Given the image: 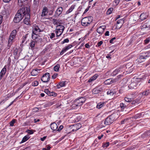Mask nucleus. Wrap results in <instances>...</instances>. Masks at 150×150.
<instances>
[{"mask_svg": "<svg viewBox=\"0 0 150 150\" xmlns=\"http://www.w3.org/2000/svg\"><path fill=\"white\" fill-rule=\"evenodd\" d=\"M28 7L20 8L15 15L13 19V21L15 23H18L21 21L24 16L25 11Z\"/></svg>", "mask_w": 150, "mask_h": 150, "instance_id": "f257e3e1", "label": "nucleus"}, {"mask_svg": "<svg viewBox=\"0 0 150 150\" xmlns=\"http://www.w3.org/2000/svg\"><path fill=\"white\" fill-rule=\"evenodd\" d=\"M119 116L117 112H116L107 117L104 122V124L106 125H109L112 123L113 122L117 119Z\"/></svg>", "mask_w": 150, "mask_h": 150, "instance_id": "f03ea898", "label": "nucleus"}, {"mask_svg": "<svg viewBox=\"0 0 150 150\" xmlns=\"http://www.w3.org/2000/svg\"><path fill=\"white\" fill-rule=\"evenodd\" d=\"M92 20L93 18L92 16L85 17L81 20V24L83 26H88L91 23Z\"/></svg>", "mask_w": 150, "mask_h": 150, "instance_id": "7ed1b4c3", "label": "nucleus"}, {"mask_svg": "<svg viewBox=\"0 0 150 150\" xmlns=\"http://www.w3.org/2000/svg\"><path fill=\"white\" fill-rule=\"evenodd\" d=\"M25 19L23 20V23L27 25L30 24V9L28 7L26 11H25V13L24 14Z\"/></svg>", "mask_w": 150, "mask_h": 150, "instance_id": "20e7f679", "label": "nucleus"}, {"mask_svg": "<svg viewBox=\"0 0 150 150\" xmlns=\"http://www.w3.org/2000/svg\"><path fill=\"white\" fill-rule=\"evenodd\" d=\"M86 99L83 97H81L76 99L72 105L73 107H80L85 101Z\"/></svg>", "mask_w": 150, "mask_h": 150, "instance_id": "39448f33", "label": "nucleus"}, {"mask_svg": "<svg viewBox=\"0 0 150 150\" xmlns=\"http://www.w3.org/2000/svg\"><path fill=\"white\" fill-rule=\"evenodd\" d=\"M141 80V79L140 78H136L134 79H133L131 81L132 82L130 84V86L132 88H136L138 86L140 85V82Z\"/></svg>", "mask_w": 150, "mask_h": 150, "instance_id": "423d86ee", "label": "nucleus"}, {"mask_svg": "<svg viewBox=\"0 0 150 150\" xmlns=\"http://www.w3.org/2000/svg\"><path fill=\"white\" fill-rule=\"evenodd\" d=\"M17 34V31L16 30H13L11 33L9 37L8 40L12 42H14Z\"/></svg>", "mask_w": 150, "mask_h": 150, "instance_id": "0eeeda50", "label": "nucleus"}, {"mask_svg": "<svg viewBox=\"0 0 150 150\" xmlns=\"http://www.w3.org/2000/svg\"><path fill=\"white\" fill-rule=\"evenodd\" d=\"M42 31L38 25H36L35 24V25H34L33 27L32 34L36 35H36H38L39 33Z\"/></svg>", "mask_w": 150, "mask_h": 150, "instance_id": "6e6552de", "label": "nucleus"}, {"mask_svg": "<svg viewBox=\"0 0 150 150\" xmlns=\"http://www.w3.org/2000/svg\"><path fill=\"white\" fill-rule=\"evenodd\" d=\"M50 78V74L48 73H46L42 76L41 79L43 82H47L49 81Z\"/></svg>", "mask_w": 150, "mask_h": 150, "instance_id": "1a4fd4ad", "label": "nucleus"}, {"mask_svg": "<svg viewBox=\"0 0 150 150\" xmlns=\"http://www.w3.org/2000/svg\"><path fill=\"white\" fill-rule=\"evenodd\" d=\"M32 37L35 42H39L42 41L41 38L38 35L32 34Z\"/></svg>", "mask_w": 150, "mask_h": 150, "instance_id": "9d476101", "label": "nucleus"}, {"mask_svg": "<svg viewBox=\"0 0 150 150\" xmlns=\"http://www.w3.org/2000/svg\"><path fill=\"white\" fill-rule=\"evenodd\" d=\"M124 70L122 68H120L116 69L114 70L112 73L111 75L112 76H114L116 75L117 74L123 72Z\"/></svg>", "mask_w": 150, "mask_h": 150, "instance_id": "9b49d317", "label": "nucleus"}, {"mask_svg": "<svg viewBox=\"0 0 150 150\" xmlns=\"http://www.w3.org/2000/svg\"><path fill=\"white\" fill-rule=\"evenodd\" d=\"M63 8L62 7H60L58 8L55 12L54 16L56 17H58L61 14Z\"/></svg>", "mask_w": 150, "mask_h": 150, "instance_id": "f8f14e48", "label": "nucleus"}, {"mask_svg": "<svg viewBox=\"0 0 150 150\" xmlns=\"http://www.w3.org/2000/svg\"><path fill=\"white\" fill-rule=\"evenodd\" d=\"M81 127V124L77 123L72 126L71 131L72 132L76 131L79 129Z\"/></svg>", "mask_w": 150, "mask_h": 150, "instance_id": "ddd939ff", "label": "nucleus"}, {"mask_svg": "<svg viewBox=\"0 0 150 150\" xmlns=\"http://www.w3.org/2000/svg\"><path fill=\"white\" fill-rule=\"evenodd\" d=\"M149 55L147 56V55L143 56H140L138 58L137 61L138 63H140L143 62L144 61V59L146 58L147 57H148L150 56V54H148Z\"/></svg>", "mask_w": 150, "mask_h": 150, "instance_id": "4468645a", "label": "nucleus"}, {"mask_svg": "<svg viewBox=\"0 0 150 150\" xmlns=\"http://www.w3.org/2000/svg\"><path fill=\"white\" fill-rule=\"evenodd\" d=\"M124 23V20L123 19H120L118 20L117 23L116 28L117 29L120 28L122 26Z\"/></svg>", "mask_w": 150, "mask_h": 150, "instance_id": "2eb2a0df", "label": "nucleus"}, {"mask_svg": "<svg viewBox=\"0 0 150 150\" xmlns=\"http://www.w3.org/2000/svg\"><path fill=\"white\" fill-rule=\"evenodd\" d=\"M105 28L106 27L105 26H101L97 28V31L99 34H102L104 32V31L105 29Z\"/></svg>", "mask_w": 150, "mask_h": 150, "instance_id": "dca6fc26", "label": "nucleus"}, {"mask_svg": "<svg viewBox=\"0 0 150 150\" xmlns=\"http://www.w3.org/2000/svg\"><path fill=\"white\" fill-rule=\"evenodd\" d=\"M48 9L47 7H44L43 8L41 14V16L43 17L47 16L48 13Z\"/></svg>", "mask_w": 150, "mask_h": 150, "instance_id": "f3484780", "label": "nucleus"}, {"mask_svg": "<svg viewBox=\"0 0 150 150\" xmlns=\"http://www.w3.org/2000/svg\"><path fill=\"white\" fill-rule=\"evenodd\" d=\"M116 82L115 80H114L113 79H109L106 80L104 82L105 85H109Z\"/></svg>", "mask_w": 150, "mask_h": 150, "instance_id": "a211bd4d", "label": "nucleus"}, {"mask_svg": "<svg viewBox=\"0 0 150 150\" xmlns=\"http://www.w3.org/2000/svg\"><path fill=\"white\" fill-rule=\"evenodd\" d=\"M6 66H5L1 70L0 73V79H1L2 78L5 74L6 71Z\"/></svg>", "mask_w": 150, "mask_h": 150, "instance_id": "6ab92c4d", "label": "nucleus"}, {"mask_svg": "<svg viewBox=\"0 0 150 150\" xmlns=\"http://www.w3.org/2000/svg\"><path fill=\"white\" fill-rule=\"evenodd\" d=\"M66 84V81L60 82L57 85V88H59L61 87L64 86Z\"/></svg>", "mask_w": 150, "mask_h": 150, "instance_id": "aec40b11", "label": "nucleus"}, {"mask_svg": "<svg viewBox=\"0 0 150 150\" xmlns=\"http://www.w3.org/2000/svg\"><path fill=\"white\" fill-rule=\"evenodd\" d=\"M50 127L51 129L54 131L57 129L58 127L56 123H53L51 124Z\"/></svg>", "mask_w": 150, "mask_h": 150, "instance_id": "412c9836", "label": "nucleus"}, {"mask_svg": "<svg viewBox=\"0 0 150 150\" xmlns=\"http://www.w3.org/2000/svg\"><path fill=\"white\" fill-rule=\"evenodd\" d=\"M40 71V70L38 69H34L31 72V75L33 76H36L38 74Z\"/></svg>", "mask_w": 150, "mask_h": 150, "instance_id": "4be33fe9", "label": "nucleus"}, {"mask_svg": "<svg viewBox=\"0 0 150 150\" xmlns=\"http://www.w3.org/2000/svg\"><path fill=\"white\" fill-rule=\"evenodd\" d=\"M30 137L29 135H26L22 139L20 143V144L23 143L27 141Z\"/></svg>", "mask_w": 150, "mask_h": 150, "instance_id": "5701e85b", "label": "nucleus"}, {"mask_svg": "<svg viewBox=\"0 0 150 150\" xmlns=\"http://www.w3.org/2000/svg\"><path fill=\"white\" fill-rule=\"evenodd\" d=\"M147 17V14L146 13H142L140 16V19L143 21L146 19Z\"/></svg>", "mask_w": 150, "mask_h": 150, "instance_id": "b1692460", "label": "nucleus"}, {"mask_svg": "<svg viewBox=\"0 0 150 150\" xmlns=\"http://www.w3.org/2000/svg\"><path fill=\"white\" fill-rule=\"evenodd\" d=\"M115 91L114 89H112L111 90H109L107 92V94L108 95H110V96H113L115 93Z\"/></svg>", "mask_w": 150, "mask_h": 150, "instance_id": "393cba45", "label": "nucleus"}, {"mask_svg": "<svg viewBox=\"0 0 150 150\" xmlns=\"http://www.w3.org/2000/svg\"><path fill=\"white\" fill-rule=\"evenodd\" d=\"M150 93V89H147L141 93L142 96H147Z\"/></svg>", "mask_w": 150, "mask_h": 150, "instance_id": "a878e982", "label": "nucleus"}, {"mask_svg": "<svg viewBox=\"0 0 150 150\" xmlns=\"http://www.w3.org/2000/svg\"><path fill=\"white\" fill-rule=\"evenodd\" d=\"M98 76V74H95L88 81V82L89 83L92 82L93 81L96 80Z\"/></svg>", "mask_w": 150, "mask_h": 150, "instance_id": "bb28decb", "label": "nucleus"}, {"mask_svg": "<svg viewBox=\"0 0 150 150\" xmlns=\"http://www.w3.org/2000/svg\"><path fill=\"white\" fill-rule=\"evenodd\" d=\"M100 90L99 88H94L92 91L93 93V94H96L99 93Z\"/></svg>", "mask_w": 150, "mask_h": 150, "instance_id": "cd10ccee", "label": "nucleus"}, {"mask_svg": "<svg viewBox=\"0 0 150 150\" xmlns=\"http://www.w3.org/2000/svg\"><path fill=\"white\" fill-rule=\"evenodd\" d=\"M75 6L74 5H72L69 8L68 10L66 12V14H67L72 11L73 9L74 8Z\"/></svg>", "mask_w": 150, "mask_h": 150, "instance_id": "c85d7f7f", "label": "nucleus"}, {"mask_svg": "<svg viewBox=\"0 0 150 150\" xmlns=\"http://www.w3.org/2000/svg\"><path fill=\"white\" fill-rule=\"evenodd\" d=\"M55 32L56 35L57 37H59L62 35L63 31L59 30H57L55 29Z\"/></svg>", "mask_w": 150, "mask_h": 150, "instance_id": "c756f323", "label": "nucleus"}, {"mask_svg": "<svg viewBox=\"0 0 150 150\" xmlns=\"http://www.w3.org/2000/svg\"><path fill=\"white\" fill-rule=\"evenodd\" d=\"M64 28V26L59 25L57 26L56 30H59L63 31Z\"/></svg>", "mask_w": 150, "mask_h": 150, "instance_id": "7c9ffc66", "label": "nucleus"}, {"mask_svg": "<svg viewBox=\"0 0 150 150\" xmlns=\"http://www.w3.org/2000/svg\"><path fill=\"white\" fill-rule=\"evenodd\" d=\"M45 92L49 96H53V92H50L47 89H45Z\"/></svg>", "mask_w": 150, "mask_h": 150, "instance_id": "2f4dec72", "label": "nucleus"}, {"mask_svg": "<svg viewBox=\"0 0 150 150\" xmlns=\"http://www.w3.org/2000/svg\"><path fill=\"white\" fill-rule=\"evenodd\" d=\"M105 103L104 102L100 103H98L97 105V108H98L100 109L102 108L104 105Z\"/></svg>", "mask_w": 150, "mask_h": 150, "instance_id": "473e14b6", "label": "nucleus"}, {"mask_svg": "<svg viewBox=\"0 0 150 150\" xmlns=\"http://www.w3.org/2000/svg\"><path fill=\"white\" fill-rule=\"evenodd\" d=\"M59 64H57L54 67V71L57 72L59 71Z\"/></svg>", "mask_w": 150, "mask_h": 150, "instance_id": "72a5a7b5", "label": "nucleus"}, {"mask_svg": "<svg viewBox=\"0 0 150 150\" xmlns=\"http://www.w3.org/2000/svg\"><path fill=\"white\" fill-rule=\"evenodd\" d=\"M120 107L121 108V110H123L125 108L127 107V106L125 105V104L122 103H121L120 104Z\"/></svg>", "mask_w": 150, "mask_h": 150, "instance_id": "f704fd0d", "label": "nucleus"}, {"mask_svg": "<svg viewBox=\"0 0 150 150\" xmlns=\"http://www.w3.org/2000/svg\"><path fill=\"white\" fill-rule=\"evenodd\" d=\"M113 10V8H110L108 9L106 12V14L107 15H109L111 14L112 11Z\"/></svg>", "mask_w": 150, "mask_h": 150, "instance_id": "c9c22d12", "label": "nucleus"}, {"mask_svg": "<svg viewBox=\"0 0 150 150\" xmlns=\"http://www.w3.org/2000/svg\"><path fill=\"white\" fill-rule=\"evenodd\" d=\"M27 0H18V5L19 6L23 5V4Z\"/></svg>", "mask_w": 150, "mask_h": 150, "instance_id": "e433bc0d", "label": "nucleus"}, {"mask_svg": "<svg viewBox=\"0 0 150 150\" xmlns=\"http://www.w3.org/2000/svg\"><path fill=\"white\" fill-rule=\"evenodd\" d=\"M123 76V75L122 74H120L118 76L117 78L113 79L114 80H115L116 82L118 81L120 78Z\"/></svg>", "mask_w": 150, "mask_h": 150, "instance_id": "4c0bfd02", "label": "nucleus"}, {"mask_svg": "<svg viewBox=\"0 0 150 150\" xmlns=\"http://www.w3.org/2000/svg\"><path fill=\"white\" fill-rule=\"evenodd\" d=\"M13 42H12L10 40H8V43L7 46V48L8 49H9L10 48V47L12 45Z\"/></svg>", "mask_w": 150, "mask_h": 150, "instance_id": "58836bf2", "label": "nucleus"}, {"mask_svg": "<svg viewBox=\"0 0 150 150\" xmlns=\"http://www.w3.org/2000/svg\"><path fill=\"white\" fill-rule=\"evenodd\" d=\"M35 42L34 41H31L30 43V47L33 48H34L35 47Z\"/></svg>", "mask_w": 150, "mask_h": 150, "instance_id": "ea45409f", "label": "nucleus"}, {"mask_svg": "<svg viewBox=\"0 0 150 150\" xmlns=\"http://www.w3.org/2000/svg\"><path fill=\"white\" fill-rule=\"evenodd\" d=\"M67 50H67V48L65 47L62 49V50L60 53V54L61 55H62L64 52H65Z\"/></svg>", "mask_w": 150, "mask_h": 150, "instance_id": "a19ab883", "label": "nucleus"}, {"mask_svg": "<svg viewBox=\"0 0 150 150\" xmlns=\"http://www.w3.org/2000/svg\"><path fill=\"white\" fill-rule=\"evenodd\" d=\"M48 35L51 39H52L55 37V35L54 33H51L49 34Z\"/></svg>", "mask_w": 150, "mask_h": 150, "instance_id": "79ce46f5", "label": "nucleus"}, {"mask_svg": "<svg viewBox=\"0 0 150 150\" xmlns=\"http://www.w3.org/2000/svg\"><path fill=\"white\" fill-rule=\"evenodd\" d=\"M125 100L127 102H130L132 101V99L129 98L125 97Z\"/></svg>", "mask_w": 150, "mask_h": 150, "instance_id": "37998d69", "label": "nucleus"}, {"mask_svg": "<svg viewBox=\"0 0 150 150\" xmlns=\"http://www.w3.org/2000/svg\"><path fill=\"white\" fill-rule=\"evenodd\" d=\"M27 35H26L24 36H23V37H22V43H23L25 41V40L26 39Z\"/></svg>", "mask_w": 150, "mask_h": 150, "instance_id": "c03bdc74", "label": "nucleus"}, {"mask_svg": "<svg viewBox=\"0 0 150 150\" xmlns=\"http://www.w3.org/2000/svg\"><path fill=\"white\" fill-rule=\"evenodd\" d=\"M16 120L13 119L11 121L10 123V125L11 126H13L14 125V124Z\"/></svg>", "mask_w": 150, "mask_h": 150, "instance_id": "a18cd8bd", "label": "nucleus"}, {"mask_svg": "<svg viewBox=\"0 0 150 150\" xmlns=\"http://www.w3.org/2000/svg\"><path fill=\"white\" fill-rule=\"evenodd\" d=\"M149 28V25H148V26L147 25V24L145 23L143 25L141 28L143 29V28ZM148 29H149V28H148Z\"/></svg>", "mask_w": 150, "mask_h": 150, "instance_id": "49530a36", "label": "nucleus"}, {"mask_svg": "<svg viewBox=\"0 0 150 150\" xmlns=\"http://www.w3.org/2000/svg\"><path fill=\"white\" fill-rule=\"evenodd\" d=\"M109 144H110V143L109 142H106V143L104 144L103 145V147H107L108 146H109Z\"/></svg>", "mask_w": 150, "mask_h": 150, "instance_id": "de8ad7c7", "label": "nucleus"}, {"mask_svg": "<svg viewBox=\"0 0 150 150\" xmlns=\"http://www.w3.org/2000/svg\"><path fill=\"white\" fill-rule=\"evenodd\" d=\"M150 40V38H146V39L145 40H144L145 44H148Z\"/></svg>", "mask_w": 150, "mask_h": 150, "instance_id": "09e8293b", "label": "nucleus"}, {"mask_svg": "<svg viewBox=\"0 0 150 150\" xmlns=\"http://www.w3.org/2000/svg\"><path fill=\"white\" fill-rule=\"evenodd\" d=\"M39 83L38 81H35L33 83V85L34 86H36L38 85Z\"/></svg>", "mask_w": 150, "mask_h": 150, "instance_id": "8fccbe9b", "label": "nucleus"}, {"mask_svg": "<svg viewBox=\"0 0 150 150\" xmlns=\"http://www.w3.org/2000/svg\"><path fill=\"white\" fill-rule=\"evenodd\" d=\"M144 135L146 136H149L150 135V131H148L145 132L144 134Z\"/></svg>", "mask_w": 150, "mask_h": 150, "instance_id": "3c124183", "label": "nucleus"}, {"mask_svg": "<svg viewBox=\"0 0 150 150\" xmlns=\"http://www.w3.org/2000/svg\"><path fill=\"white\" fill-rule=\"evenodd\" d=\"M53 23L54 24H57L58 23V21L57 19H53Z\"/></svg>", "mask_w": 150, "mask_h": 150, "instance_id": "603ef678", "label": "nucleus"}, {"mask_svg": "<svg viewBox=\"0 0 150 150\" xmlns=\"http://www.w3.org/2000/svg\"><path fill=\"white\" fill-rule=\"evenodd\" d=\"M58 74L57 73H55L52 76V79H55L57 76Z\"/></svg>", "mask_w": 150, "mask_h": 150, "instance_id": "864d4df0", "label": "nucleus"}, {"mask_svg": "<svg viewBox=\"0 0 150 150\" xmlns=\"http://www.w3.org/2000/svg\"><path fill=\"white\" fill-rule=\"evenodd\" d=\"M38 3V0H34L33 4L35 5V6H37V5Z\"/></svg>", "mask_w": 150, "mask_h": 150, "instance_id": "5fc2aeb1", "label": "nucleus"}, {"mask_svg": "<svg viewBox=\"0 0 150 150\" xmlns=\"http://www.w3.org/2000/svg\"><path fill=\"white\" fill-rule=\"evenodd\" d=\"M119 2V0H115L114 1L113 3L115 5H117Z\"/></svg>", "mask_w": 150, "mask_h": 150, "instance_id": "6e6d98bb", "label": "nucleus"}, {"mask_svg": "<svg viewBox=\"0 0 150 150\" xmlns=\"http://www.w3.org/2000/svg\"><path fill=\"white\" fill-rule=\"evenodd\" d=\"M72 47L73 45H72L69 44L67 46H66V47L67 48V50H68L71 48Z\"/></svg>", "mask_w": 150, "mask_h": 150, "instance_id": "4d7b16f0", "label": "nucleus"}, {"mask_svg": "<svg viewBox=\"0 0 150 150\" xmlns=\"http://www.w3.org/2000/svg\"><path fill=\"white\" fill-rule=\"evenodd\" d=\"M72 47L73 45H72L69 44L67 46H66V47L67 48V50H68L71 48Z\"/></svg>", "mask_w": 150, "mask_h": 150, "instance_id": "13d9d810", "label": "nucleus"}, {"mask_svg": "<svg viewBox=\"0 0 150 150\" xmlns=\"http://www.w3.org/2000/svg\"><path fill=\"white\" fill-rule=\"evenodd\" d=\"M133 66H131L130 67H129L128 69L129 72H132L133 71Z\"/></svg>", "mask_w": 150, "mask_h": 150, "instance_id": "bf43d9fd", "label": "nucleus"}, {"mask_svg": "<svg viewBox=\"0 0 150 150\" xmlns=\"http://www.w3.org/2000/svg\"><path fill=\"white\" fill-rule=\"evenodd\" d=\"M69 41V40L67 38V39H64L63 41L62 42V44H64L65 43H67V42H68Z\"/></svg>", "mask_w": 150, "mask_h": 150, "instance_id": "052dcab7", "label": "nucleus"}, {"mask_svg": "<svg viewBox=\"0 0 150 150\" xmlns=\"http://www.w3.org/2000/svg\"><path fill=\"white\" fill-rule=\"evenodd\" d=\"M131 66H132V64L131 63H128L126 65V67L127 68H128L129 67H130Z\"/></svg>", "mask_w": 150, "mask_h": 150, "instance_id": "680f3d73", "label": "nucleus"}, {"mask_svg": "<svg viewBox=\"0 0 150 150\" xmlns=\"http://www.w3.org/2000/svg\"><path fill=\"white\" fill-rule=\"evenodd\" d=\"M27 132L30 134H32L33 133V132L32 130H28L27 131Z\"/></svg>", "mask_w": 150, "mask_h": 150, "instance_id": "e2e57ef3", "label": "nucleus"}, {"mask_svg": "<svg viewBox=\"0 0 150 150\" xmlns=\"http://www.w3.org/2000/svg\"><path fill=\"white\" fill-rule=\"evenodd\" d=\"M63 128V126H62V125H60L58 129L57 130V131H60Z\"/></svg>", "mask_w": 150, "mask_h": 150, "instance_id": "0e129e2a", "label": "nucleus"}, {"mask_svg": "<svg viewBox=\"0 0 150 150\" xmlns=\"http://www.w3.org/2000/svg\"><path fill=\"white\" fill-rule=\"evenodd\" d=\"M53 11L52 10H51L49 11V15L50 16L52 15L53 14Z\"/></svg>", "mask_w": 150, "mask_h": 150, "instance_id": "69168bd1", "label": "nucleus"}, {"mask_svg": "<svg viewBox=\"0 0 150 150\" xmlns=\"http://www.w3.org/2000/svg\"><path fill=\"white\" fill-rule=\"evenodd\" d=\"M47 136H44L42 137H41L40 138V140L42 141H43L45 140L47 138Z\"/></svg>", "mask_w": 150, "mask_h": 150, "instance_id": "338daca9", "label": "nucleus"}, {"mask_svg": "<svg viewBox=\"0 0 150 150\" xmlns=\"http://www.w3.org/2000/svg\"><path fill=\"white\" fill-rule=\"evenodd\" d=\"M14 53L15 54H17L18 53V50L17 48L15 49L14 50Z\"/></svg>", "mask_w": 150, "mask_h": 150, "instance_id": "774afa93", "label": "nucleus"}]
</instances>
